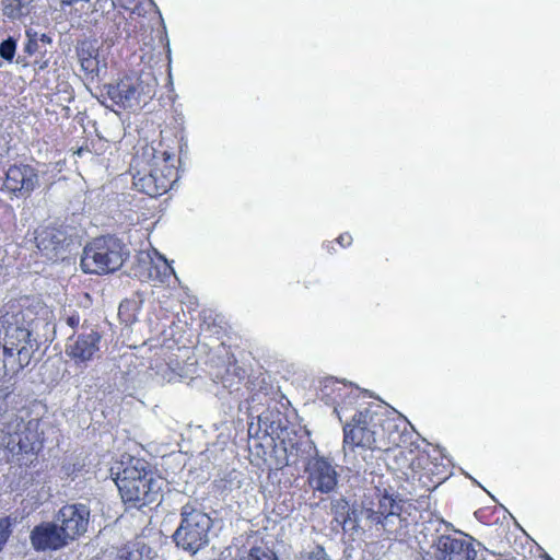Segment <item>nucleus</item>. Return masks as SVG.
I'll use <instances>...</instances> for the list:
<instances>
[{
	"instance_id": "6",
	"label": "nucleus",
	"mask_w": 560,
	"mask_h": 560,
	"mask_svg": "<svg viewBox=\"0 0 560 560\" xmlns=\"http://www.w3.org/2000/svg\"><path fill=\"white\" fill-rule=\"evenodd\" d=\"M182 521L173 538L178 547L196 553L208 542L211 518L194 503L188 502L180 510Z\"/></svg>"
},
{
	"instance_id": "8",
	"label": "nucleus",
	"mask_w": 560,
	"mask_h": 560,
	"mask_svg": "<svg viewBox=\"0 0 560 560\" xmlns=\"http://www.w3.org/2000/svg\"><path fill=\"white\" fill-rule=\"evenodd\" d=\"M35 244L40 254L48 260L57 261L68 253L72 243L66 228L61 225H42L35 231Z\"/></svg>"
},
{
	"instance_id": "23",
	"label": "nucleus",
	"mask_w": 560,
	"mask_h": 560,
	"mask_svg": "<svg viewBox=\"0 0 560 560\" xmlns=\"http://www.w3.org/2000/svg\"><path fill=\"white\" fill-rule=\"evenodd\" d=\"M12 534V522L10 516L0 517V551Z\"/></svg>"
},
{
	"instance_id": "32",
	"label": "nucleus",
	"mask_w": 560,
	"mask_h": 560,
	"mask_svg": "<svg viewBox=\"0 0 560 560\" xmlns=\"http://www.w3.org/2000/svg\"><path fill=\"white\" fill-rule=\"evenodd\" d=\"M547 560H553V559H551V558H547Z\"/></svg>"
},
{
	"instance_id": "17",
	"label": "nucleus",
	"mask_w": 560,
	"mask_h": 560,
	"mask_svg": "<svg viewBox=\"0 0 560 560\" xmlns=\"http://www.w3.org/2000/svg\"><path fill=\"white\" fill-rule=\"evenodd\" d=\"M51 39L48 35L40 36L31 30L26 31V43L23 52L26 57L32 58V63L37 70H44L48 67L50 57L48 56V46Z\"/></svg>"
},
{
	"instance_id": "25",
	"label": "nucleus",
	"mask_w": 560,
	"mask_h": 560,
	"mask_svg": "<svg viewBox=\"0 0 560 560\" xmlns=\"http://www.w3.org/2000/svg\"><path fill=\"white\" fill-rule=\"evenodd\" d=\"M116 560H142V556L139 550L124 547L119 549Z\"/></svg>"
},
{
	"instance_id": "13",
	"label": "nucleus",
	"mask_w": 560,
	"mask_h": 560,
	"mask_svg": "<svg viewBox=\"0 0 560 560\" xmlns=\"http://www.w3.org/2000/svg\"><path fill=\"white\" fill-rule=\"evenodd\" d=\"M138 75L125 74L116 83L106 85L107 96L119 107L127 109L138 105L142 95H149Z\"/></svg>"
},
{
	"instance_id": "18",
	"label": "nucleus",
	"mask_w": 560,
	"mask_h": 560,
	"mask_svg": "<svg viewBox=\"0 0 560 560\" xmlns=\"http://www.w3.org/2000/svg\"><path fill=\"white\" fill-rule=\"evenodd\" d=\"M30 331L18 325H9L5 327L3 345L1 348H4L5 351H21L32 350L30 345Z\"/></svg>"
},
{
	"instance_id": "19",
	"label": "nucleus",
	"mask_w": 560,
	"mask_h": 560,
	"mask_svg": "<svg viewBox=\"0 0 560 560\" xmlns=\"http://www.w3.org/2000/svg\"><path fill=\"white\" fill-rule=\"evenodd\" d=\"M78 57L81 69L86 74H93L98 71L97 52L80 47L78 48Z\"/></svg>"
},
{
	"instance_id": "28",
	"label": "nucleus",
	"mask_w": 560,
	"mask_h": 560,
	"mask_svg": "<svg viewBox=\"0 0 560 560\" xmlns=\"http://www.w3.org/2000/svg\"><path fill=\"white\" fill-rule=\"evenodd\" d=\"M352 236L350 233L348 232H345V233H341L336 240V244H338L340 247L342 248H347L349 247L351 244H352Z\"/></svg>"
},
{
	"instance_id": "4",
	"label": "nucleus",
	"mask_w": 560,
	"mask_h": 560,
	"mask_svg": "<svg viewBox=\"0 0 560 560\" xmlns=\"http://www.w3.org/2000/svg\"><path fill=\"white\" fill-rule=\"evenodd\" d=\"M129 257L126 244L113 235L100 236L83 248L81 268L90 275H108L119 270Z\"/></svg>"
},
{
	"instance_id": "12",
	"label": "nucleus",
	"mask_w": 560,
	"mask_h": 560,
	"mask_svg": "<svg viewBox=\"0 0 560 560\" xmlns=\"http://www.w3.org/2000/svg\"><path fill=\"white\" fill-rule=\"evenodd\" d=\"M102 335L95 329L83 331L68 338L66 355L78 368H86L101 350Z\"/></svg>"
},
{
	"instance_id": "27",
	"label": "nucleus",
	"mask_w": 560,
	"mask_h": 560,
	"mask_svg": "<svg viewBox=\"0 0 560 560\" xmlns=\"http://www.w3.org/2000/svg\"><path fill=\"white\" fill-rule=\"evenodd\" d=\"M307 560H330L322 546H316L312 551L307 552Z\"/></svg>"
},
{
	"instance_id": "31",
	"label": "nucleus",
	"mask_w": 560,
	"mask_h": 560,
	"mask_svg": "<svg viewBox=\"0 0 560 560\" xmlns=\"http://www.w3.org/2000/svg\"><path fill=\"white\" fill-rule=\"evenodd\" d=\"M82 151H83L82 149H79V150H78V152H77V153H78V155H81V154H82Z\"/></svg>"
},
{
	"instance_id": "30",
	"label": "nucleus",
	"mask_w": 560,
	"mask_h": 560,
	"mask_svg": "<svg viewBox=\"0 0 560 560\" xmlns=\"http://www.w3.org/2000/svg\"><path fill=\"white\" fill-rule=\"evenodd\" d=\"M335 244H336V242H335V241H329V242L325 243L323 246H324V248H325L328 253H332V252H335Z\"/></svg>"
},
{
	"instance_id": "2",
	"label": "nucleus",
	"mask_w": 560,
	"mask_h": 560,
	"mask_svg": "<svg viewBox=\"0 0 560 560\" xmlns=\"http://www.w3.org/2000/svg\"><path fill=\"white\" fill-rule=\"evenodd\" d=\"M401 433L386 413L365 408L343 425V447L388 452L400 445Z\"/></svg>"
},
{
	"instance_id": "20",
	"label": "nucleus",
	"mask_w": 560,
	"mask_h": 560,
	"mask_svg": "<svg viewBox=\"0 0 560 560\" xmlns=\"http://www.w3.org/2000/svg\"><path fill=\"white\" fill-rule=\"evenodd\" d=\"M136 302L124 300L118 307V316L125 323H132L136 319Z\"/></svg>"
},
{
	"instance_id": "5",
	"label": "nucleus",
	"mask_w": 560,
	"mask_h": 560,
	"mask_svg": "<svg viewBox=\"0 0 560 560\" xmlns=\"http://www.w3.org/2000/svg\"><path fill=\"white\" fill-rule=\"evenodd\" d=\"M401 506L387 493L377 492L369 501L363 502L361 515L366 528L374 532L378 539H390L402 528Z\"/></svg>"
},
{
	"instance_id": "29",
	"label": "nucleus",
	"mask_w": 560,
	"mask_h": 560,
	"mask_svg": "<svg viewBox=\"0 0 560 560\" xmlns=\"http://www.w3.org/2000/svg\"><path fill=\"white\" fill-rule=\"evenodd\" d=\"M65 320L69 327H71L72 329H77L80 325L81 316L78 312L74 311L70 315H68L65 318Z\"/></svg>"
},
{
	"instance_id": "16",
	"label": "nucleus",
	"mask_w": 560,
	"mask_h": 560,
	"mask_svg": "<svg viewBox=\"0 0 560 560\" xmlns=\"http://www.w3.org/2000/svg\"><path fill=\"white\" fill-rule=\"evenodd\" d=\"M174 275L173 267L160 255L152 257L149 253L140 254L136 276L141 281L166 282Z\"/></svg>"
},
{
	"instance_id": "14",
	"label": "nucleus",
	"mask_w": 560,
	"mask_h": 560,
	"mask_svg": "<svg viewBox=\"0 0 560 560\" xmlns=\"http://www.w3.org/2000/svg\"><path fill=\"white\" fill-rule=\"evenodd\" d=\"M30 541L36 551H56L69 545L57 522H42L34 526Z\"/></svg>"
},
{
	"instance_id": "7",
	"label": "nucleus",
	"mask_w": 560,
	"mask_h": 560,
	"mask_svg": "<svg viewBox=\"0 0 560 560\" xmlns=\"http://www.w3.org/2000/svg\"><path fill=\"white\" fill-rule=\"evenodd\" d=\"M39 187L38 170L24 162L10 164L4 173L1 190L15 197L28 198Z\"/></svg>"
},
{
	"instance_id": "24",
	"label": "nucleus",
	"mask_w": 560,
	"mask_h": 560,
	"mask_svg": "<svg viewBox=\"0 0 560 560\" xmlns=\"http://www.w3.org/2000/svg\"><path fill=\"white\" fill-rule=\"evenodd\" d=\"M12 394V389L8 385L0 384V416L8 411L9 397Z\"/></svg>"
},
{
	"instance_id": "22",
	"label": "nucleus",
	"mask_w": 560,
	"mask_h": 560,
	"mask_svg": "<svg viewBox=\"0 0 560 560\" xmlns=\"http://www.w3.org/2000/svg\"><path fill=\"white\" fill-rule=\"evenodd\" d=\"M242 560H277L275 553L261 548L252 547L246 557Z\"/></svg>"
},
{
	"instance_id": "21",
	"label": "nucleus",
	"mask_w": 560,
	"mask_h": 560,
	"mask_svg": "<svg viewBox=\"0 0 560 560\" xmlns=\"http://www.w3.org/2000/svg\"><path fill=\"white\" fill-rule=\"evenodd\" d=\"M16 51V40L8 37L0 44V57L8 62H12Z\"/></svg>"
},
{
	"instance_id": "9",
	"label": "nucleus",
	"mask_w": 560,
	"mask_h": 560,
	"mask_svg": "<svg viewBox=\"0 0 560 560\" xmlns=\"http://www.w3.org/2000/svg\"><path fill=\"white\" fill-rule=\"evenodd\" d=\"M38 424L33 421H25L16 417L7 425L8 442L7 448L15 455H36L38 440Z\"/></svg>"
},
{
	"instance_id": "3",
	"label": "nucleus",
	"mask_w": 560,
	"mask_h": 560,
	"mask_svg": "<svg viewBox=\"0 0 560 560\" xmlns=\"http://www.w3.org/2000/svg\"><path fill=\"white\" fill-rule=\"evenodd\" d=\"M115 483L127 508L142 509L159 499L164 479L151 468L147 460L130 457L117 474Z\"/></svg>"
},
{
	"instance_id": "1",
	"label": "nucleus",
	"mask_w": 560,
	"mask_h": 560,
	"mask_svg": "<svg viewBox=\"0 0 560 560\" xmlns=\"http://www.w3.org/2000/svg\"><path fill=\"white\" fill-rule=\"evenodd\" d=\"M175 153L163 139L143 144L135 154L133 187L149 197L166 194L178 179Z\"/></svg>"
},
{
	"instance_id": "15",
	"label": "nucleus",
	"mask_w": 560,
	"mask_h": 560,
	"mask_svg": "<svg viewBox=\"0 0 560 560\" xmlns=\"http://www.w3.org/2000/svg\"><path fill=\"white\" fill-rule=\"evenodd\" d=\"M306 471L307 481L312 489L328 493L337 486V472L332 465L324 457H315L308 462Z\"/></svg>"
},
{
	"instance_id": "11",
	"label": "nucleus",
	"mask_w": 560,
	"mask_h": 560,
	"mask_svg": "<svg viewBox=\"0 0 560 560\" xmlns=\"http://www.w3.org/2000/svg\"><path fill=\"white\" fill-rule=\"evenodd\" d=\"M433 547L436 560H475L477 556L472 537L462 532L440 535Z\"/></svg>"
},
{
	"instance_id": "26",
	"label": "nucleus",
	"mask_w": 560,
	"mask_h": 560,
	"mask_svg": "<svg viewBox=\"0 0 560 560\" xmlns=\"http://www.w3.org/2000/svg\"><path fill=\"white\" fill-rule=\"evenodd\" d=\"M21 9L22 7L20 2H18L16 4H5L3 7V14L10 19L20 18L22 15Z\"/></svg>"
},
{
	"instance_id": "10",
	"label": "nucleus",
	"mask_w": 560,
	"mask_h": 560,
	"mask_svg": "<svg viewBox=\"0 0 560 560\" xmlns=\"http://www.w3.org/2000/svg\"><path fill=\"white\" fill-rule=\"evenodd\" d=\"M91 510L83 503H67L56 514V522L68 542L78 540L88 532Z\"/></svg>"
}]
</instances>
